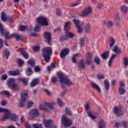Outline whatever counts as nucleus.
Returning a JSON list of instances; mask_svg holds the SVG:
<instances>
[{"label":"nucleus","mask_w":128,"mask_h":128,"mask_svg":"<svg viewBox=\"0 0 128 128\" xmlns=\"http://www.w3.org/2000/svg\"><path fill=\"white\" fill-rule=\"evenodd\" d=\"M0 112L5 113V115H4L2 118V122H4V120H11L12 122H16L18 118V116L16 114H12L8 109L0 108Z\"/></svg>","instance_id":"1"},{"label":"nucleus","mask_w":128,"mask_h":128,"mask_svg":"<svg viewBox=\"0 0 128 128\" xmlns=\"http://www.w3.org/2000/svg\"><path fill=\"white\" fill-rule=\"evenodd\" d=\"M0 32L2 36H5L6 40H10V38H15L16 40H22V36H20L16 34H12V35H10V32L4 29V26L0 22Z\"/></svg>","instance_id":"2"},{"label":"nucleus","mask_w":128,"mask_h":128,"mask_svg":"<svg viewBox=\"0 0 128 128\" xmlns=\"http://www.w3.org/2000/svg\"><path fill=\"white\" fill-rule=\"evenodd\" d=\"M58 76L60 80V82L63 84H66L68 86H70L72 85V83L70 82V80L68 77L62 72H59L58 73Z\"/></svg>","instance_id":"3"},{"label":"nucleus","mask_w":128,"mask_h":128,"mask_svg":"<svg viewBox=\"0 0 128 128\" xmlns=\"http://www.w3.org/2000/svg\"><path fill=\"white\" fill-rule=\"evenodd\" d=\"M43 58L46 62L48 63L50 60V58L52 56V48L46 47L44 48L42 50Z\"/></svg>","instance_id":"4"},{"label":"nucleus","mask_w":128,"mask_h":128,"mask_svg":"<svg viewBox=\"0 0 128 128\" xmlns=\"http://www.w3.org/2000/svg\"><path fill=\"white\" fill-rule=\"evenodd\" d=\"M16 82V80L14 78H10L8 82V86L10 90H20V87L18 85Z\"/></svg>","instance_id":"5"},{"label":"nucleus","mask_w":128,"mask_h":128,"mask_svg":"<svg viewBox=\"0 0 128 128\" xmlns=\"http://www.w3.org/2000/svg\"><path fill=\"white\" fill-rule=\"evenodd\" d=\"M64 30L66 32V34L68 38H74V34L70 32V22H66L64 26Z\"/></svg>","instance_id":"6"},{"label":"nucleus","mask_w":128,"mask_h":128,"mask_svg":"<svg viewBox=\"0 0 128 128\" xmlns=\"http://www.w3.org/2000/svg\"><path fill=\"white\" fill-rule=\"evenodd\" d=\"M74 22L78 30V34H82V28L84 27V22H80V20H74Z\"/></svg>","instance_id":"7"},{"label":"nucleus","mask_w":128,"mask_h":128,"mask_svg":"<svg viewBox=\"0 0 128 128\" xmlns=\"http://www.w3.org/2000/svg\"><path fill=\"white\" fill-rule=\"evenodd\" d=\"M62 122L63 126H66V128H68V127L70 126H72V120H70V119L69 118H68L66 116H64L62 118Z\"/></svg>","instance_id":"8"},{"label":"nucleus","mask_w":128,"mask_h":128,"mask_svg":"<svg viewBox=\"0 0 128 128\" xmlns=\"http://www.w3.org/2000/svg\"><path fill=\"white\" fill-rule=\"evenodd\" d=\"M38 24L40 26H48V19L44 17H39L36 19Z\"/></svg>","instance_id":"9"},{"label":"nucleus","mask_w":128,"mask_h":128,"mask_svg":"<svg viewBox=\"0 0 128 128\" xmlns=\"http://www.w3.org/2000/svg\"><path fill=\"white\" fill-rule=\"evenodd\" d=\"M21 97L22 100L19 104V108H24V104H26V98H28V93L22 94H21Z\"/></svg>","instance_id":"10"},{"label":"nucleus","mask_w":128,"mask_h":128,"mask_svg":"<svg viewBox=\"0 0 128 128\" xmlns=\"http://www.w3.org/2000/svg\"><path fill=\"white\" fill-rule=\"evenodd\" d=\"M92 12V9L90 7H88L85 8L82 12L81 16L82 18H84L90 16Z\"/></svg>","instance_id":"11"},{"label":"nucleus","mask_w":128,"mask_h":128,"mask_svg":"<svg viewBox=\"0 0 128 128\" xmlns=\"http://www.w3.org/2000/svg\"><path fill=\"white\" fill-rule=\"evenodd\" d=\"M114 111L116 114L118 116H124V112H122V106H120L119 107H115L114 108Z\"/></svg>","instance_id":"12"},{"label":"nucleus","mask_w":128,"mask_h":128,"mask_svg":"<svg viewBox=\"0 0 128 128\" xmlns=\"http://www.w3.org/2000/svg\"><path fill=\"white\" fill-rule=\"evenodd\" d=\"M52 120H44V124L47 128H57L56 126H52Z\"/></svg>","instance_id":"13"},{"label":"nucleus","mask_w":128,"mask_h":128,"mask_svg":"<svg viewBox=\"0 0 128 128\" xmlns=\"http://www.w3.org/2000/svg\"><path fill=\"white\" fill-rule=\"evenodd\" d=\"M30 116L32 117V118H34L36 116H40V112L37 109L32 110L30 112Z\"/></svg>","instance_id":"14"},{"label":"nucleus","mask_w":128,"mask_h":128,"mask_svg":"<svg viewBox=\"0 0 128 128\" xmlns=\"http://www.w3.org/2000/svg\"><path fill=\"white\" fill-rule=\"evenodd\" d=\"M44 37L48 44L52 42V34L50 32H46L44 34Z\"/></svg>","instance_id":"15"},{"label":"nucleus","mask_w":128,"mask_h":128,"mask_svg":"<svg viewBox=\"0 0 128 128\" xmlns=\"http://www.w3.org/2000/svg\"><path fill=\"white\" fill-rule=\"evenodd\" d=\"M20 52L21 56H22L26 60H28V58H30V55H28V52L26 51V49L24 48H20Z\"/></svg>","instance_id":"16"},{"label":"nucleus","mask_w":128,"mask_h":128,"mask_svg":"<svg viewBox=\"0 0 128 128\" xmlns=\"http://www.w3.org/2000/svg\"><path fill=\"white\" fill-rule=\"evenodd\" d=\"M86 64L90 66L92 64V55L90 52H88L86 54Z\"/></svg>","instance_id":"17"},{"label":"nucleus","mask_w":128,"mask_h":128,"mask_svg":"<svg viewBox=\"0 0 128 128\" xmlns=\"http://www.w3.org/2000/svg\"><path fill=\"white\" fill-rule=\"evenodd\" d=\"M68 54H70L69 49H64L60 52V56L61 58H64L66 56H68Z\"/></svg>","instance_id":"18"},{"label":"nucleus","mask_w":128,"mask_h":128,"mask_svg":"<svg viewBox=\"0 0 128 128\" xmlns=\"http://www.w3.org/2000/svg\"><path fill=\"white\" fill-rule=\"evenodd\" d=\"M114 24L116 28L120 26V18L118 16V15H116L114 18Z\"/></svg>","instance_id":"19"},{"label":"nucleus","mask_w":128,"mask_h":128,"mask_svg":"<svg viewBox=\"0 0 128 128\" xmlns=\"http://www.w3.org/2000/svg\"><path fill=\"white\" fill-rule=\"evenodd\" d=\"M8 74L10 76H20V71L17 70L15 71H10L8 72Z\"/></svg>","instance_id":"20"},{"label":"nucleus","mask_w":128,"mask_h":128,"mask_svg":"<svg viewBox=\"0 0 128 128\" xmlns=\"http://www.w3.org/2000/svg\"><path fill=\"white\" fill-rule=\"evenodd\" d=\"M44 104L45 106H48V108H50V110H54V106H56V102H52V103L45 102Z\"/></svg>","instance_id":"21"},{"label":"nucleus","mask_w":128,"mask_h":128,"mask_svg":"<svg viewBox=\"0 0 128 128\" xmlns=\"http://www.w3.org/2000/svg\"><path fill=\"white\" fill-rule=\"evenodd\" d=\"M91 86H92V88H94V90H98V92H102V90H100V88L98 85V84H96V83H92L91 84Z\"/></svg>","instance_id":"22"},{"label":"nucleus","mask_w":128,"mask_h":128,"mask_svg":"<svg viewBox=\"0 0 128 128\" xmlns=\"http://www.w3.org/2000/svg\"><path fill=\"white\" fill-rule=\"evenodd\" d=\"M99 128H106V122L103 120H100L98 124Z\"/></svg>","instance_id":"23"},{"label":"nucleus","mask_w":128,"mask_h":128,"mask_svg":"<svg viewBox=\"0 0 128 128\" xmlns=\"http://www.w3.org/2000/svg\"><path fill=\"white\" fill-rule=\"evenodd\" d=\"M108 42L110 46V48H112L114 46V44H116V40L113 38H110L108 40Z\"/></svg>","instance_id":"24"},{"label":"nucleus","mask_w":128,"mask_h":128,"mask_svg":"<svg viewBox=\"0 0 128 128\" xmlns=\"http://www.w3.org/2000/svg\"><path fill=\"white\" fill-rule=\"evenodd\" d=\"M40 83V81H38V79L34 80L31 83L32 88H34L36 86H38Z\"/></svg>","instance_id":"25"},{"label":"nucleus","mask_w":128,"mask_h":128,"mask_svg":"<svg viewBox=\"0 0 128 128\" xmlns=\"http://www.w3.org/2000/svg\"><path fill=\"white\" fill-rule=\"evenodd\" d=\"M18 80L19 82H22L26 86L28 84V80H26V78H19Z\"/></svg>","instance_id":"26"},{"label":"nucleus","mask_w":128,"mask_h":128,"mask_svg":"<svg viewBox=\"0 0 128 128\" xmlns=\"http://www.w3.org/2000/svg\"><path fill=\"white\" fill-rule=\"evenodd\" d=\"M109 55L110 51H106L102 55V56L104 60H108Z\"/></svg>","instance_id":"27"},{"label":"nucleus","mask_w":128,"mask_h":128,"mask_svg":"<svg viewBox=\"0 0 128 128\" xmlns=\"http://www.w3.org/2000/svg\"><path fill=\"white\" fill-rule=\"evenodd\" d=\"M1 96H10V93L8 91L4 90L0 92Z\"/></svg>","instance_id":"28"},{"label":"nucleus","mask_w":128,"mask_h":128,"mask_svg":"<svg viewBox=\"0 0 128 128\" xmlns=\"http://www.w3.org/2000/svg\"><path fill=\"white\" fill-rule=\"evenodd\" d=\"M26 74L28 76H30L32 74V70L30 68H28L26 70Z\"/></svg>","instance_id":"29"},{"label":"nucleus","mask_w":128,"mask_h":128,"mask_svg":"<svg viewBox=\"0 0 128 128\" xmlns=\"http://www.w3.org/2000/svg\"><path fill=\"white\" fill-rule=\"evenodd\" d=\"M17 62L20 68H22V66H24V61L22 60V59H18Z\"/></svg>","instance_id":"30"},{"label":"nucleus","mask_w":128,"mask_h":128,"mask_svg":"<svg viewBox=\"0 0 128 128\" xmlns=\"http://www.w3.org/2000/svg\"><path fill=\"white\" fill-rule=\"evenodd\" d=\"M104 84L105 86V90H110V82L108 80H106L104 82Z\"/></svg>","instance_id":"31"},{"label":"nucleus","mask_w":128,"mask_h":128,"mask_svg":"<svg viewBox=\"0 0 128 128\" xmlns=\"http://www.w3.org/2000/svg\"><path fill=\"white\" fill-rule=\"evenodd\" d=\"M85 66H86V65L84 64V60H81L79 64V68L82 70H84Z\"/></svg>","instance_id":"32"},{"label":"nucleus","mask_w":128,"mask_h":128,"mask_svg":"<svg viewBox=\"0 0 128 128\" xmlns=\"http://www.w3.org/2000/svg\"><path fill=\"white\" fill-rule=\"evenodd\" d=\"M1 18L3 22H6L8 20V16L6 17V15L4 12L2 13Z\"/></svg>","instance_id":"33"},{"label":"nucleus","mask_w":128,"mask_h":128,"mask_svg":"<svg viewBox=\"0 0 128 128\" xmlns=\"http://www.w3.org/2000/svg\"><path fill=\"white\" fill-rule=\"evenodd\" d=\"M116 56V55L115 54H112L110 60H109L108 62V67L110 68L112 66V60Z\"/></svg>","instance_id":"34"},{"label":"nucleus","mask_w":128,"mask_h":128,"mask_svg":"<svg viewBox=\"0 0 128 128\" xmlns=\"http://www.w3.org/2000/svg\"><path fill=\"white\" fill-rule=\"evenodd\" d=\"M85 30L86 34H90V30H92V28H90V25L88 24L85 26Z\"/></svg>","instance_id":"35"},{"label":"nucleus","mask_w":128,"mask_h":128,"mask_svg":"<svg viewBox=\"0 0 128 128\" xmlns=\"http://www.w3.org/2000/svg\"><path fill=\"white\" fill-rule=\"evenodd\" d=\"M10 52L8 51V49H6L4 51V55L6 58L7 60H8V56H10Z\"/></svg>","instance_id":"36"},{"label":"nucleus","mask_w":128,"mask_h":128,"mask_svg":"<svg viewBox=\"0 0 128 128\" xmlns=\"http://www.w3.org/2000/svg\"><path fill=\"white\" fill-rule=\"evenodd\" d=\"M112 52H114L116 54H120V50H118V46H114L112 49Z\"/></svg>","instance_id":"37"},{"label":"nucleus","mask_w":128,"mask_h":128,"mask_svg":"<svg viewBox=\"0 0 128 128\" xmlns=\"http://www.w3.org/2000/svg\"><path fill=\"white\" fill-rule=\"evenodd\" d=\"M80 0H78V2L76 3H72L70 4L71 8H74V6H80Z\"/></svg>","instance_id":"38"},{"label":"nucleus","mask_w":128,"mask_h":128,"mask_svg":"<svg viewBox=\"0 0 128 128\" xmlns=\"http://www.w3.org/2000/svg\"><path fill=\"white\" fill-rule=\"evenodd\" d=\"M94 62L98 66V64H100V59L98 57H96L94 58Z\"/></svg>","instance_id":"39"},{"label":"nucleus","mask_w":128,"mask_h":128,"mask_svg":"<svg viewBox=\"0 0 128 128\" xmlns=\"http://www.w3.org/2000/svg\"><path fill=\"white\" fill-rule=\"evenodd\" d=\"M123 62L124 66H128V58H124L123 59Z\"/></svg>","instance_id":"40"},{"label":"nucleus","mask_w":128,"mask_h":128,"mask_svg":"<svg viewBox=\"0 0 128 128\" xmlns=\"http://www.w3.org/2000/svg\"><path fill=\"white\" fill-rule=\"evenodd\" d=\"M34 72H40L42 68L39 66H36L34 68Z\"/></svg>","instance_id":"41"},{"label":"nucleus","mask_w":128,"mask_h":128,"mask_svg":"<svg viewBox=\"0 0 128 128\" xmlns=\"http://www.w3.org/2000/svg\"><path fill=\"white\" fill-rule=\"evenodd\" d=\"M86 37L80 39V46L82 47L84 46V42H86Z\"/></svg>","instance_id":"42"},{"label":"nucleus","mask_w":128,"mask_h":128,"mask_svg":"<svg viewBox=\"0 0 128 128\" xmlns=\"http://www.w3.org/2000/svg\"><path fill=\"white\" fill-rule=\"evenodd\" d=\"M58 104L59 106H60V108L64 106V102H62V100L60 98L58 99Z\"/></svg>","instance_id":"43"},{"label":"nucleus","mask_w":128,"mask_h":128,"mask_svg":"<svg viewBox=\"0 0 128 128\" xmlns=\"http://www.w3.org/2000/svg\"><path fill=\"white\" fill-rule=\"evenodd\" d=\"M106 25L107 26H108V28H112V26H114V23H113L112 22V21H108V22L106 23Z\"/></svg>","instance_id":"44"},{"label":"nucleus","mask_w":128,"mask_h":128,"mask_svg":"<svg viewBox=\"0 0 128 128\" xmlns=\"http://www.w3.org/2000/svg\"><path fill=\"white\" fill-rule=\"evenodd\" d=\"M40 110L46 111V110H48V108H46V106H44L43 104H40Z\"/></svg>","instance_id":"45"},{"label":"nucleus","mask_w":128,"mask_h":128,"mask_svg":"<svg viewBox=\"0 0 128 128\" xmlns=\"http://www.w3.org/2000/svg\"><path fill=\"white\" fill-rule=\"evenodd\" d=\"M28 64L31 66H36V62L34 60H30L28 62Z\"/></svg>","instance_id":"46"},{"label":"nucleus","mask_w":128,"mask_h":128,"mask_svg":"<svg viewBox=\"0 0 128 128\" xmlns=\"http://www.w3.org/2000/svg\"><path fill=\"white\" fill-rule=\"evenodd\" d=\"M33 50H34L36 52H40V46H35L33 47Z\"/></svg>","instance_id":"47"},{"label":"nucleus","mask_w":128,"mask_h":128,"mask_svg":"<svg viewBox=\"0 0 128 128\" xmlns=\"http://www.w3.org/2000/svg\"><path fill=\"white\" fill-rule=\"evenodd\" d=\"M119 92H120V94H126V90H124V88H120Z\"/></svg>","instance_id":"48"},{"label":"nucleus","mask_w":128,"mask_h":128,"mask_svg":"<svg viewBox=\"0 0 128 128\" xmlns=\"http://www.w3.org/2000/svg\"><path fill=\"white\" fill-rule=\"evenodd\" d=\"M68 36H62L60 38V42H64V40H68Z\"/></svg>","instance_id":"49"},{"label":"nucleus","mask_w":128,"mask_h":128,"mask_svg":"<svg viewBox=\"0 0 128 128\" xmlns=\"http://www.w3.org/2000/svg\"><path fill=\"white\" fill-rule=\"evenodd\" d=\"M65 112L67 116H72V112H70V110H68V108H66Z\"/></svg>","instance_id":"50"},{"label":"nucleus","mask_w":128,"mask_h":128,"mask_svg":"<svg viewBox=\"0 0 128 128\" xmlns=\"http://www.w3.org/2000/svg\"><path fill=\"white\" fill-rule=\"evenodd\" d=\"M76 56H78V54H74L72 57V60L73 64H76Z\"/></svg>","instance_id":"51"},{"label":"nucleus","mask_w":128,"mask_h":128,"mask_svg":"<svg viewBox=\"0 0 128 128\" xmlns=\"http://www.w3.org/2000/svg\"><path fill=\"white\" fill-rule=\"evenodd\" d=\"M20 32H24V30H26L27 27L26 26H20Z\"/></svg>","instance_id":"52"},{"label":"nucleus","mask_w":128,"mask_h":128,"mask_svg":"<svg viewBox=\"0 0 128 128\" xmlns=\"http://www.w3.org/2000/svg\"><path fill=\"white\" fill-rule=\"evenodd\" d=\"M88 116H89L90 118H92V120H96V116H94V115H92V114L91 112H88Z\"/></svg>","instance_id":"53"},{"label":"nucleus","mask_w":128,"mask_h":128,"mask_svg":"<svg viewBox=\"0 0 128 128\" xmlns=\"http://www.w3.org/2000/svg\"><path fill=\"white\" fill-rule=\"evenodd\" d=\"M7 20H8V22H10V24H12L13 22H14V19H12V17L8 16Z\"/></svg>","instance_id":"54"},{"label":"nucleus","mask_w":128,"mask_h":128,"mask_svg":"<svg viewBox=\"0 0 128 128\" xmlns=\"http://www.w3.org/2000/svg\"><path fill=\"white\" fill-rule=\"evenodd\" d=\"M33 128H42V125L40 124H34L33 125Z\"/></svg>","instance_id":"55"},{"label":"nucleus","mask_w":128,"mask_h":128,"mask_svg":"<svg viewBox=\"0 0 128 128\" xmlns=\"http://www.w3.org/2000/svg\"><path fill=\"white\" fill-rule=\"evenodd\" d=\"M98 80H104V75L102 74H99L98 75Z\"/></svg>","instance_id":"56"},{"label":"nucleus","mask_w":128,"mask_h":128,"mask_svg":"<svg viewBox=\"0 0 128 128\" xmlns=\"http://www.w3.org/2000/svg\"><path fill=\"white\" fill-rule=\"evenodd\" d=\"M34 106V102H28L27 108H30L32 106Z\"/></svg>","instance_id":"57"},{"label":"nucleus","mask_w":128,"mask_h":128,"mask_svg":"<svg viewBox=\"0 0 128 128\" xmlns=\"http://www.w3.org/2000/svg\"><path fill=\"white\" fill-rule=\"evenodd\" d=\"M85 108H86V112H88V110H90V106L89 103H87L86 104V105L85 106Z\"/></svg>","instance_id":"58"},{"label":"nucleus","mask_w":128,"mask_h":128,"mask_svg":"<svg viewBox=\"0 0 128 128\" xmlns=\"http://www.w3.org/2000/svg\"><path fill=\"white\" fill-rule=\"evenodd\" d=\"M34 32H40V26H36L34 30Z\"/></svg>","instance_id":"59"},{"label":"nucleus","mask_w":128,"mask_h":128,"mask_svg":"<svg viewBox=\"0 0 128 128\" xmlns=\"http://www.w3.org/2000/svg\"><path fill=\"white\" fill-rule=\"evenodd\" d=\"M128 122L124 121L122 122V124L124 128H128Z\"/></svg>","instance_id":"60"},{"label":"nucleus","mask_w":128,"mask_h":128,"mask_svg":"<svg viewBox=\"0 0 128 128\" xmlns=\"http://www.w3.org/2000/svg\"><path fill=\"white\" fill-rule=\"evenodd\" d=\"M3 46H4V40H2V39H0V50H2Z\"/></svg>","instance_id":"61"},{"label":"nucleus","mask_w":128,"mask_h":128,"mask_svg":"<svg viewBox=\"0 0 128 128\" xmlns=\"http://www.w3.org/2000/svg\"><path fill=\"white\" fill-rule=\"evenodd\" d=\"M57 16H62V10L60 9H58L56 12Z\"/></svg>","instance_id":"62"},{"label":"nucleus","mask_w":128,"mask_h":128,"mask_svg":"<svg viewBox=\"0 0 128 128\" xmlns=\"http://www.w3.org/2000/svg\"><path fill=\"white\" fill-rule=\"evenodd\" d=\"M104 8V5L101 4H98V8H99V10H102Z\"/></svg>","instance_id":"63"},{"label":"nucleus","mask_w":128,"mask_h":128,"mask_svg":"<svg viewBox=\"0 0 128 128\" xmlns=\"http://www.w3.org/2000/svg\"><path fill=\"white\" fill-rule=\"evenodd\" d=\"M56 80H57L56 78L53 77L52 78V84H56Z\"/></svg>","instance_id":"64"}]
</instances>
